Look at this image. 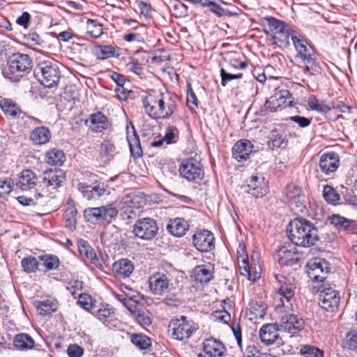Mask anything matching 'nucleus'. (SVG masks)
I'll list each match as a JSON object with an SVG mask.
<instances>
[{
    "label": "nucleus",
    "mask_w": 357,
    "mask_h": 357,
    "mask_svg": "<svg viewBox=\"0 0 357 357\" xmlns=\"http://www.w3.org/2000/svg\"><path fill=\"white\" fill-rule=\"evenodd\" d=\"M286 232L290 241L296 246L309 248L319 240L317 228L304 218H296L287 227Z\"/></svg>",
    "instance_id": "1"
},
{
    "label": "nucleus",
    "mask_w": 357,
    "mask_h": 357,
    "mask_svg": "<svg viewBox=\"0 0 357 357\" xmlns=\"http://www.w3.org/2000/svg\"><path fill=\"white\" fill-rule=\"evenodd\" d=\"M142 103L145 112L155 120L169 119L177 107L171 98H167L164 93L155 91L144 97Z\"/></svg>",
    "instance_id": "2"
},
{
    "label": "nucleus",
    "mask_w": 357,
    "mask_h": 357,
    "mask_svg": "<svg viewBox=\"0 0 357 357\" xmlns=\"http://www.w3.org/2000/svg\"><path fill=\"white\" fill-rule=\"evenodd\" d=\"M291 40L296 51V57L300 59L305 65L303 67L304 73H309L312 75L319 74L321 68L313 57L314 50L308 41L303 35L297 32L293 33Z\"/></svg>",
    "instance_id": "3"
},
{
    "label": "nucleus",
    "mask_w": 357,
    "mask_h": 357,
    "mask_svg": "<svg viewBox=\"0 0 357 357\" xmlns=\"http://www.w3.org/2000/svg\"><path fill=\"white\" fill-rule=\"evenodd\" d=\"M267 23L264 31L269 36L274 44L280 47H287L289 45V37L295 32L289 28L287 24L273 17L265 18Z\"/></svg>",
    "instance_id": "4"
},
{
    "label": "nucleus",
    "mask_w": 357,
    "mask_h": 357,
    "mask_svg": "<svg viewBox=\"0 0 357 357\" xmlns=\"http://www.w3.org/2000/svg\"><path fill=\"white\" fill-rule=\"evenodd\" d=\"M9 77L12 81H19L32 68V61L26 54L15 53L10 55L7 61Z\"/></svg>",
    "instance_id": "5"
},
{
    "label": "nucleus",
    "mask_w": 357,
    "mask_h": 357,
    "mask_svg": "<svg viewBox=\"0 0 357 357\" xmlns=\"http://www.w3.org/2000/svg\"><path fill=\"white\" fill-rule=\"evenodd\" d=\"M86 176H89L91 183L86 182L79 183L77 189L86 199H97L105 194L109 195L110 193L108 185L100 180H98L96 174L86 172Z\"/></svg>",
    "instance_id": "6"
},
{
    "label": "nucleus",
    "mask_w": 357,
    "mask_h": 357,
    "mask_svg": "<svg viewBox=\"0 0 357 357\" xmlns=\"http://www.w3.org/2000/svg\"><path fill=\"white\" fill-rule=\"evenodd\" d=\"M178 170L180 175L190 182L198 183L204 178V167L197 155L183 160Z\"/></svg>",
    "instance_id": "7"
},
{
    "label": "nucleus",
    "mask_w": 357,
    "mask_h": 357,
    "mask_svg": "<svg viewBox=\"0 0 357 357\" xmlns=\"http://www.w3.org/2000/svg\"><path fill=\"white\" fill-rule=\"evenodd\" d=\"M172 331L174 339L179 341L190 338L198 329V326L191 319L181 315L179 318L172 319L169 324Z\"/></svg>",
    "instance_id": "8"
},
{
    "label": "nucleus",
    "mask_w": 357,
    "mask_h": 357,
    "mask_svg": "<svg viewBox=\"0 0 357 357\" xmlns=\"http://www.w3.org/2000/svg\"><path fill=\"white\" fill-rule=\"evenodd\" d=\"M64 180L65 174L61 169H46V191L50 192V198L53 199L48 213L57 211L60 207L61 203L56 199L57 188Z\"/></svg>",
    "instance_id": "9"
},
{
    "label": "nucleus",
    "mask_w": 357,
    "mask_h": 357,
    "mask_svg": "<svg viewBox=\"0 0 357 357\" xmlns=\"http://www.w3.org/2000/svg\"><path fill=\"white\" fill-rule=\"evenodd\" d=\"M306 267L307 275L314 282H324L331 270L326 259L317 257L310 259Z\"/></svg>",
    "instance_id": "10"
},
{
    "label": "nucleus",
    "mask_w": 357,
    "mask_h": 357,
    "mask_svg": "<svg viewBox=\"0 0 357 357\" xmlns=\"http://www.w3.org/2000/svg\"><path fill=\"white\" fill-rule=\"evenodd\" d=\"M158 227L155 220L144 218L137 220L134 225L135 235L143 240H151L158 234Z\"/></svg>",
    "instance_id": "11"
},
{
    "label": "nucleus",
    "mask_w": 357,
    "mask_h": 357,
    "mask_svg": "<svg viewBox=\"0 0 357 357\" xmlns=\"http://www.w3.org/2000/svg\"><path fill=\"white\" fill-rule=\"evenodd\" d=\"M245 183L241 186L242 190L255 198L262 197L268 192V183L262 176L252 175Z\"/></svg>",
    "instance_id": "12"
},
{
    "label": "nucleus",
    "mask_w": 357,
    "mask_h": 357,
    "mask_svg": "<svg viewBox=\"0 0 357 357\" xmlns=\"http://www.w3.org/2000/svg\"><path fill=\"white\" fill-rule=\"evenodd\" d=\"M304 326V320L296 314L286 313L280 319L279 330L290 334H296L301 331Z\"/></svg>",
    "instance_id": "13"
},
{
    "label": "nucleus",
    "mask_w": 357,
    "mask_h": 357,
    "mask_svg": "<svg viewBox=\"0 0 357 357\" xmlns=\"http://www.w3.org/2000/svg\"><path fill=\"white\" fill-rule=\"evenodd\" d=\"M192 244L199 252H207L214 248L215 238L208 230H199L192 236Z\"/></svg>",
    "instance_id": "14"
},
{
    "label": "nucleus",
    "mask_w": 357,
    "mask_h": 357,
    "mask_svg": "<svg viewBox=\"0 0 357 357\" xmlns=\"http://www.w3.org/2000/svg\"><path fill=\"white\" fill-rule=\"evenodd\" d=\"M340 300L338 291L331 287L324 289L319 294V305L327 312H333L337 309Z\"/></svg>",
    "instance_id": "15"
},
{
    "label": "nucleus",
    "mask_w": 357,
    "mask_h": 357,
    "mask_svg": "<svg viewBox=\"0 0 357 357\" xmlns=\"http://www.w3.org/2000/svg\"><path fill=\"white\" fill-rule=\"evenodd\" d=\"M170 280L163 273L156 272L149 278L150 291L155 296H162L169 289Z\"/></svg>",
    "instance_id": "16"
},
{
    "label": "nucleus",
    "mask_w": 357,
    "mask_h": 357,
    "mask_svg": "<svg viewBox=\"0 0 357 357\" xmlns=\"http://www.w3.org/2000/svg\"><path fill=\"white\" fill-rule=\"evenodd\" d=\"M278 261L280 266H292L299 261L298 252L292 245H282L277 250Z\"/></svg>",
    "instance_id": "17"
},
{
    "label": "nucleus",
    "mask_w": 357,
    "mask_h": 357,
    "mask_svg": "<svg viewBox=\"0 0 357 357\" xmlns=\"http://www.w3.org/2000/svg\"><path fill=\"white\" fill-rule=\"evenodd\" d=\"M60 78L59 62L49 57L46 59V89L56 88Z\"/></svg>",
    "instance_id": "18"
},
{
    "label": "nucleus",
    "mask_w": 357,
    "mask_h": 357,
    "mask_svg": "<svg viewBox=\"0 0 357 357\" xmlns=\"http://www.w3.org/2000/svg\"><path fill=\"white\" fill-rule=\"evenodd\" d=\"M253 148L254 146L250 141L239 140L234 144L231 149L232 157L239 162L245 161L253 152Z\"/></svg>",
    "instance_id": "19"
},
{
    "label": "nucleus",
    "mask_w": 357,
    "mask_h": 357,
    "mask_svg": "<svg viewBox=\"0 0 357 357\" xmlns=\"http://www.w3.org/2000/svg\"><path fill=\"white\" fill-rule=\"evenodd\" d=\"M319 165L326 174L334 172L339 167V156L334 152L324 153L321 156Z\"/></svg>",
    "instance_id": "20"
},
{
    "label": "nucleus",
    "mask_w": 357,
    "mask_h": 357,
    "mask_svg": "<svg viewBox=\"0 0 357 357\" xmlns=\"http://www.w3.org/2000/svg\"><path fill=\"white\" fill-rule=\"evenodd\" d=\"M203 350L210 357H222L226 351L224 344L220 340L213 338L204 340Z\"/></svg>",
    "instance_id": "21"
},
{
    "label": "nucleus",
    "mask_w": 357,
    "mask_h": 357,
    "mask_svg": "<svg viewBox=\"0 0 357 357\" xmlns=\"http://www.w3.org/2000/svg\"><path fill=\"white\" fill-rule=\"evenodd\" d=\"M193 4H201L203 7L208 8L211 12L218 17H221L223 15H234L231 11L222 8L221 4H227L222 0H195Z\"/></svg>",
    "instance_id": "22"
},
{
    "label": "nucleus",
    "mask_w": 357,
    "mask_h": 357,
    "mask_svg": "<svg viewBox=\"0 0 357 357\" xmlns=\"http://www.w3.org/2000/svg\"><path fill=\"white\" fill-rule=\"evenodd\" d=\"M88 121H90L91 125V130L95 132H102L107 130L110 126L107 117L101 112L91 114L89 119L86 121V123H87Z\"/></svg>",
    "instance_id": "23"
},
{
    "label": "nucleus",
    "mask_w": 357,
    "mask_h": 357,
    "mask_svg": "<svg viewBox=\"0 0 357 357\" xmlns=\"http://www.w3.org/2000/svg\"><path fill=\"white\" fill-rule=\"evenodd\" d=\"M78 252L81 256H84L90 259L91 263L97 267L102 266L101 261L97 257L95 250L91 247L89 243L84 239H78L77 241Z\"/></svg>",
    "instance_id": "24"
},
{
    "label": "nucleus",
    "mask_w": 357,
    "mask_h": 357,
    "mask_svg": "<svg viewBox=\"0 0 357 357\" xmlns=\"http://www.w3.org/2000/svg\"><path fill=\"white\" fill-rule=\"evenodd\" d=\"M36 177L30 169H24L17 176L15 184L16 186L22 190H28L36 185Z\"/></svg>",
    "instance_id": "25"
},
{
    "label": "nucleus",
    "mask_w": 357,
    "mask_h": 357,
    "mask_svg": "<svg viewBox=\"0 0 357 357\" xmlns=\"http://www.w3.org/2000/svg\"><path fill=\"white\" fill-rule=\"evenodd\" d=\"M167 229L172 235L181 237L184 236L189 229V224L182 218H176L169 220Z\"/></svg>",
    "instance_id": "26"
},
{
    "label": "nucleus",
    "mask_w": 357,
    "mask_h": 357,
    "mask_svg": "<svg viewBox=\"0 0 357 357\" xmlns=\"http://www.w3.org/2000/svg\"><path fill=\"white\" fill-rule=\"evenodd\" d=\"M121 49L116 45H96L94 54L98 59L105 60L112 57H119Z\"/></svg>",
    "instance_id": "27"
},
{
    "label": "nucleus",
    "mask_w": 357,
    "mask_h": 357,
    "mask_svg": "<svg viewBox=\"0 0 357 357\" xmlns=\"http://www.w3.org/2000/svg\"><path fill=\"white\" fill-rule=\"evenodd\" d=\"M112 270L116 276L126 278L133 272L134 265L128 259H121L113 264Z\"/></svg>",
    "instance_id": "28"
},
{
    "label": "nucleus",
    "mask_w": 357,
    "mask_h": 357,
    "mask_svg": "<svg viewBox=\"0 0 357 357\" xmlns=\"http://www.w3.org/2000/svg\"><path fill=\"white\" fill-rule=\"evenodd\" d=\"M276 324H266L264 325L259 331V337L262 342L269 345L275 342L278 338L279 335L278 331H280L279 328H276Z\"/></svg>",
    "instance_id": "29"
},
{
    "label": "nucleus",
    "mask_w": 357,
    "mask_h": 357,
    "mask_svg": "<svg viewBox=\"0 0 357 357\" xmlns=\"http://www.w3.org/2000/svg\"><path fill=\"white\" fill-rule=\"evenodd\" d=\"M268 146L270 149H285L288 145L287 135L284 131L273 130L268 135Z\"/></svg>",
    "instance_id": "30"
},
{
    "label": "nucleus",
    "mask_w": 357,
    "mask_h": 357,
    "mask_svg": "<svg viewBox=\"0 0 357 357\" xmlns=\"http://www.w3.org/2000/svg\"><path fill=\"white\" fill-rule=\"evenodd\" d=\"M191 276L195 282L206 284L213 278V273L206 265H198L193 268Z\"/></svg>",
    "instance_id": "31"
},
{
    "label": "nucleus",
    "mask_w": 357,
    "mask_h": 357,
    "mask_svg": "<svg viewBox=\"0 0 357 357\" xmlns=\"http://www.w3.org/2000/svg\"><path fill=\"white\" fill-rule=\"evenodd\" d=\"M77 211L73 204L68 202L65 205V211L63 218L65 220V226L70 231H75L77 225Z\"/></svg>",
    "instance_id": "32"
},
{
    "label": "nucleus",
    "mask_w": 357,
    "mask_h": 357,
    "mask_svg": "<svg viewBox=\"0 0 357 357\" xmlns=\"http://www.w3.org/2000/svg\"><path fill=\"white\" fill-rule=\"evenodd\" d=\"M132 134L131 135H127V140L132 156L135 158H139L142 156L143 151L139 138L133 126H132ZM127 133H128V131H127Z\"/></svg>",
    "instance_id": "33"
},
{
    "label": "nucleus",
    "mask_w": 357,
    "mask_h": 357,
    "mask_svg": "<svg viewBox=\"0 0 357 357\" xmlns=\"http://www.w3.org/2000/svg\"><path fill=\"white\" fill-rule=\"evenodd\" d=\"M0 107L7 116L17 118L22 113L20 108L11 99L4 98L0 101Z\"/></svg>",
    "instance_id": "34"
},
{
    "label": "nucleus",
    "mask_w": 357,
    "mask_h": 357,
    "mask_svg": "<svg viewBox=\"0 0 357 357\" xmlns=\"http://www.w3.org/2000/svg\"><path fill=\"white\" fill-rule=\"evenodd\" d=\"M102 224H109L114 220L119 213V210L114 204H108L99 207Z\"/></svg>",
    "instance_id": "35"
},
{
    "label": "nucleus",
    "mask_w": 357,
    "mask_h": 357,
    "mask_svg": "<svg viewBox=\"0 0 357 357\" xmlns=\"http://www.w3.org/2000/svg\"><path fill=\"white\" fill-rule=\"evenodd\" d=\"M91 314L96 316L99 320L105 323L109 319L114 316V309L109 307L108 304L101 303L100 305H96Z\"/></svg>",
    "instance_id": "36"
},
{
    "label": "nucleus",
    "mask_w": 357,
    "mask_h": 357,
    "mask_svg": "<svg viewBox=\"0 0 357 357\" xmlns=\"http://www.w3.org/2000/svg\"><path fill=\"white\" fill-rule=\"evenodd\" d=\"M116 153V148L114 144L109 139H105L100 144L99 155L102 160L109 161L112 160Z\"/></svg>",
    "instance_id": "37"
},
{
    "label": "nucleus",
    "mask_w": 357,
    "mask_h": 357,
    "mask_svg": "<svg viewBox=\"0 0 357 357\" xmlns=\"http://www.w3.org/2000/svg\"><path fill=\"white\" fill-rule=\"evenodd\" d=\"M66 161V155L63 150L52 149L46 153V162L52 165L61 166Z\"/></svg>",
    "instance_id": "38"
},
{
    "label": "nucleus",
    "mask_w": 357,
    "mask_h": 357,
    "mask_svg": "<svg viewBox=\"0 0 357 357\" xmlns=\"http://www.w3.org/2000/svg\"><path fill=\"white\" fill-rule=\"evenodd\" d=\"M129 310L134 314L137 321L142 326H149L151 324V313L144 308H137L136 305L133 307H129Z\"/></svg>",
    "instance_id": "39"
},
{
    "label": "nucleus",
    "mask_w": 357,
    "mask_h": 357,
    "mask_svg": "<svg viewBox=\"0 0 357 357\" xmlns=\"http://www.w3.org/2000/svg\"><path fill=\"white\" fill-rule=\"evenodd\" d=\"M275 278L278 282L281 283L280 287L278 289V293L284 298L287 302H289L294 295V291L292 286L290 284H287L286 283L285 281L287 280V278L283 275H276Z\"/></svg>",
    "instance_id": "40"
},
{
    "label": "nucleus",
    "mask_w": 357,
    "mask_h": 357,
    "mask_svg": "<svg viewBox=\"0 0 357 357\" xmlns=\"http://www.w3.org/2000/svg\"><path fill=\"white\" fill-rule=\"evenodd\" d=\"M130 342L140 350L148 349L151 347V338L142 333L131 334Z\"/></svg>",
    "instance_id": "41"
},
{
    "label": "nucleus",
    "mask_w": 357,
    "mask_h": 357,
    "mask_svg": "<svg viewBox=\"0 0 357 357\" xmlns=\"http://www.w3.org/2000/svg\"><path fill=\"white\" fill-rule=\"evenodd\" d=\"M33 345V340L27 334H18L14 338V346L17 349L24 350L31 349Z\"/></svg>",
    "instance_id": "42"
},
{
    "label": "nucleus",
    "mask_w": 357,
    "mask_h": 357,
    "mask_svg": "<svg viewBox=\"0 0 357 357\" xmlns=\"http://www.w3.org/2000/svg\"><path fill=\"white\" fill-rule=\"evenodd\" d=\"M248 309L255 318H262L265 315L266 306L261 301L252 300L248 304Z\"/></svg>",
    "instance_id": "43"
},
{
    "label": "nucleus",
    "mask_w": 357,
    "mask_h": 357,
    "mask_svg": "<svg viewBox=\"0 0 357 357\" xmlns=\"http://www.w3.org/2000/svg\"><path fill=\"white\" fill-rule=\"evenodd\" d=\"M86 33L92 38H98L103 33L102 26L94 20L88 19L86 22Z\"/></svg>",
    "instance_id": "44"
},
{
    "label": "nucleus",
    "mask_w": 357,
    "mask_h": 357,
    "mask_svg": "<svg viewBox=\"0 0 357 357\" xmlns=\"http://www.w3.org/2000/svg\"><path fill=\"white\" fill-rule=\"evenodd\" d=\"M99 207L87 208L84 211V216L86 222L93 224L102 223Z\"/></svg>",
    "instance_id": "45"
},
{
    "label": "nucleus",
    "mask_w": 357,
    "mask_h": 357,
    "mask_svg": "<svg viewBox=\"0 0 357 357\" xmlns=\"http://www.w3.org/2000/svg\"><path fill=\"white\" fill-rule=\"evenodd\" d=\"M323 197L331 204H336L340 199V195L331 185H325L323 189Z\"/></svg>",
    "instance_id": "46"
},
{
    "label": "nucleus",
    "mask_w": 357,
    "mask_h": 357,
    "mask_svg": "<svg viewBox=\"0 0 357 357\" xmlns=\"http://www.w3.org/2000/svg\"><path fill=\"white\" fill-rule=\"evenodd\" d=\"M307 103L312 110L319 112L327 113L331 109V106L328 105L325 101H319L314 97L310 98Z\"/></svg>",
    "instance_id": "47"
},
{
    "label": "nucleus",
    "mask_w": 357,
    "mask_h": 357,
    "mask_svg": "<svg viewBox=\"0 0 357 357\" xmlns=\"http://www.w3.org/2000/svg\"><path fill=\"white\" fill-rule=\"evenodd\" d=\"M324 351L310 344L303 346L300 350V354L303 357H324Z\"/></svg>",
    "instance_id": "48"
},
{
    "label": "nucleus",
    "mask_w": 357,
    "mask_h": 357,
    "mask_svg": "<svg viewBox=\"0 0 357 357\" xmlns=\"http://www.w3.org/2000/svg\"><path fill=\"white\" fill-rule=\"evenodd\" d=\"M77 304L91 313L96 305V301L93 300L89 294L83 293L79 294Z\"/></svg>",
    "instance_id": "49"
},
{
    "label": "nucleus",
    "mask_w": 357,
    "mask_h": 357,
    "mask_svg": "<svg viewBox=\"0 0 357 357\" xmlns=\"http://www.w3.org/2000/svg\"><path fill=\"white\" fill-rule=\"evenodd\" d=\"M344 347L357 353V331L354 330L346 334Z\"/></svg>",
    "instance_id": "50"
},
{
    "label": "nucleus",
    "mask_w": 357,
    "mask_h": 357,
    "mask_svg": "<svg viewBox=\"0 0 357 357\" xmlns=\"http://www.w3.org/2000/svg\"><path fill=\"white\" fill-rule=\"evenodd\" d=\"M303 195L301 188L295 184L291 183L287 185L285 189V195L288 202L292 199H298V197H303Z\"/></svg>",
    "instance_id": "51"
},
{
    "label": "nucleus",
    "mask_w": 357,
    "mask_h": 357,
    "mask_svg": "<svg viewBox=\"0 0 357 357\" xmlns=\"http://www.w3.org/2000/svg\"><path fill=\"white\" fill-rule=\"evenodd\" d=\"M22 267L26 273L35 272L38 268L37 259L32 256L26 257L22 259L21 261Z\"/></svg>",
    "instance_id": "52"
},
{
    "label": "nucleus",
    "mask_w": 357,
    "mask_h": 357,
    "mask_svg": "<svg viewBox=\"0 0 357 357\" xmlns=\"http://www.w3.org/2000/svg\"><path fill=\"white\" fill-rule=\"evenodd\" d=\"M186 103L188 108L192 111L195 112V110L198 108V100L197 98L193 91L191 86L190 84L188 85V91L186 96Z\"/></svg>",
    "instance_id": "53"
},
{
    "label": "nucleus",
    "mask_w": 357,
    "mask_h": 357,
    "mask_svg": "<svg viewBox=\"0 0 357 357\" xmlns=\"http://www.w3.org/2000/svg\"><path fill=\"white\" fill-rule=\"evenodd\" d=\"M179 137V131L174 126H169L163 137L167 144L176 143Z\"/></svg>",
    "instance_id": "54"
},
{
    "label": "nucleus",
    "mask_w": 357,
    "mask_h": 357,
    "mask_svg": "<svg viewBox=\"0 0 357 357\" xmlns=\"http://www.w3.org/2000/svg\"><path fill=\"white\" fill-rule=\"evenodd\" d=\"M220 73L221 77V84L222 86H225L227 84L228 82H230L232 79H239L243 77V73H229L222 68L220 69Z\"/></svg>",
    "instance_id": "55"
},
{
    "label": "nucleus",
    "mask_w": 357,
    "mask_h": 357,
    "mask_svg": "<svg viewBox=\"0 0 357 357\" xmlns=\"http://www.w3.org/2000/svg\"><path fill=\"white\" fill-rule=\"evenodd\" d=\"M30 137L36 144H45V128H36L31 132Z\"/></svg>",
    "instance_id": "56"
},
{
    "label": "nucleus",
    "mask_w": 357,
    "mask_h": 357,
    "mask_svg": "<svg viewBox=\"0 0 357 357\" xmlns=\"http://www.w3.org/2000/svg\"><path fill=\"white\" fill-rule=\"evenodd\" d=\"M291 208L296 212L303 213L306 210L305 195H303V197H298L288 202Z\"/></svg>",
    "instance_id": "57"
},
{
    "label": "nucleus",
    "mask_w": 357,
    "mask_h": 357,
    "mask_svg": "<svg viewBox=\"0 0 357 357\" xmlns=\"http://www.w3.org/2000/svg\"><path fill=\"white\" fill-rule=\"evenodd\" d=\"M60 265V260L56 255L46 254V271L57 270Z\"/></svg>",
    "instance_id": "58"
},
{
    "label": "nucleus",
    "mask_w": 357,
    "mask_h": 357,
    "mask_svg": "<svg viewBox=\"0 0 357 357\" xmlns=\"http://www.w3.org/2000/svg\"><path fill=\"white\" fill-rule=\"evenodd\" d=\"M172 6L176 17H185L188 15V6L181 1L175 0Z\"/></svg>",
    "instance_id": "59"
},
{
    "label": "nucleus",
    "mask_w": 357,
    "mask_h": 357,
    "mask_svg": "<svg viewBox=\"0 0 357 357\" xmlns=\"http://www.w3.org/2000/svg\"><path fill=\"white\" fill-rule=\"evenodd\" d=\"M33 75L37 80V83L42 87H44V79H45V64L40 63L33 70Z\"/></svg>",
    "instance_id": "60"
},
{
    "label": "nucleus",
    "mask_w": 357,
    "mask_h": 357,
    "mask_svg": "<svg viewBox=\"0 0 357 357\" xmlns=\"http://www.w3.org/2000/svg\"><path fill=\"white\" fill-rule=\"evenodd\" d=\"M83 288V282L78 280H71L66 286V289L71 294L72 296H75L77 291H80Z\"/></svg>",
    "instance_id": "61"
},
{
    "label": "nucleus",
    "mask_w": 357,
    "mask_h": 357,
    "mask_svg": "<svg viewBox=\"0 0 357 357\" xmlns=\"http://www.w3.org/2000/svg\"><path fill=\"white\" fill-rule=\"evenodd\" d=\"M273 98L282 105V104L286 103L287 100L291 98V93L289 90L280 89L275 93Z\"/></svg>",
    "instance_id": "62"
},
{
    "label": "nucleus",
    "mask_w": 357,
    "mask_h": 357,
    "mask_svg": "<svg viewBox=\"0 0 357 357\" xmlns=\"http://www.w3.org/2000/svg\"><path fill=\"white\" fill-rule=\"evenodd\" d=\"M69 357H82L84 354V349L76 344H70L67 349Z\"/></svg>",
    "instance_id": "63"
},
{
    "label": "nucleus",
    "mask_w": 357,
    "mask_h": 357,
    "mask_svg": "<svg viewBox=\"0 0 357 357\" xmlns=\"http://www.w3.org/2000/svg\"><path fill=\"white\" fill-rule=\"evenodd\" d=\"M59 306L58 301L51 296L46 298V315L51 314L57 310Z\"/></svg>",
    "instance_id": "64"
}]
</instances>
